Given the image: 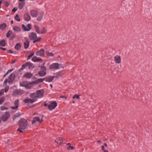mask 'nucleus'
<instances>
[{"label": "nucleus", "instance_id": "f257e3e1", "mask_svg": "<svg viewBox=\"0 0 152 152\" xmlns=\"http://www.w3.org/2000/svg\"><path fill=\"white\" fill-rule=\"evenodd\" d=\"M20 124L19 128L17 129V131H19L20 133L23 132L22 130H24L26 129L27 125V121L25 119L21 118L19 121Z\"/></svg>", "mask_w": 152, "mask_h": 152}, {"label": "nucleus", "instance_id": "f03ea898", "mask_svg": "<svg viewBox=\"0 0 152 152\" xmlns=\"http://www.w3.org/2000/svg\"><path fill=\"white\" fill-rule=\"evenodd\" d=\"M29 38L30 40L33 41L34 43H35L36 42L40 41L41 39L40 37H37L36 34L34 32H31V33L29 35Z\"/></svg>", "mask_w": 152, "mask_h": 152}, {"label": "nucleus", "instance_id": "7ed1b4c3", "mask_svg": "<svg viewBox=\"0 0 152 152\" xmlns=\"http://www.w3.org/2000/svg\"><path fill=\"white\" fill-rule=\"evenodd\" d=\"M61 65V64H59L58 63H53L52 64L50 65L49 69H50L57 70V69H58L60 67L63 68V67L62 66H60Z\"/></svg>", "mask_w": 152, "mask_h": 152}, {"label": "nucleus", "instance_id": "20e7f679", "mask_svg": "<svg viewBox=\"0 0 152 152\" xmlns=\"http://www.w3.org/2000/svg\"><path fill=\"white\" fill-rule=\"evenodd\" d=\"M41 68L42 70L39 71L38 74L40 77H42L46 75V68L44 66H42Z\"/></svg>", "mask_w": 152, "mask_h": 152}, {"label": "nucleus", "instance_id": "39448f33", "mask_svg": "<svg viewBox=\"0 0 152 152\" xmlns=\"http://www.w3.org/2000/svg\"><path fill=\"white\" fill-rule=\"evenodd\" d=\"M43 117V116L42 117V118L41 119H40L39 117H34L32 121H31L32 124H34L36 122H37L39 123H40L43 121V120L42 119Z\"/></svg>", "mask_w": 152, "mask_h": 152}, {"label": "nucleus", "instance_id": "423d86ee", "mask_svg": "<svg viewBox=\"0 0 152 152\" xmlns=\"http://www.w3.org/2000/svg\"><path fill=\"white\" fill-rule=\"evenodd\" d=\"M57 106V103L54 101L48 105V108L51 111L54 109Z\"/></svg>", "mask_w": 152, "mask_h": 152}, {"label": "nucleus", "instance_id": "0eeeda50", "mask_svg": "<svg viewBox=\"0 0 152 152\" xmlns=\"http://www.w3.org/2000/svg\"><path fill=\"white\" fill-rule=\"evenodd\" d=\"M24 92L23 90L20 89H17L15 90L13 93V95L16 96L17 95H20L23 93Z\"/></svg>", "mask_w": 152, "mask_h": 152}, {"label": "nucleus", "instance_id": "6e6552de", "mask_svg": "<svg viewBox=\"0 0 152 152\" xmlns=\"http://www.w3.org/2000/svg\"><path fill=\"white\" fill-rule=\"evenodd\" d=\"M10 117V115L8 112H6L5 113V115H3L2 116L1 119L4 121H5L7 120Z\"/></svg>", "mask_w": 152, "mask_h": 152}, {"label": "nucleus", "instance_id": "1a4fd4ad", "mask_svg": "<svg viewBox=\"0 0 152 152\" xmlns=\"http://www.w3.org/2000/svg\"><path fill=\"white\" fill-rule=\"evenodd\" d=\"M37 97L38 98H40L42 97L44 94V91L43 89L37 90L36 91Z\"/></svg>", "mask_w": 152, "mask_h": 152}, {"label": "nucleus", "instance_id": "9d476101", "mask_svg": "<svg viewBox=\"0 0 152 152\" xmlns=\"http://www.w3.org/2000/svg\"><path fill=\"white\" fill-rule=\"evenodd\" d=\"M36 101L35 99H32L30 98L25 99L23 101L25 103H33Z\"/></svg>", "mask_w": 152, "mask_h": 152}, {"label": "nucleus", "instance_id": "9b49d317", "mask_svg": "<svg viewBox=\"0 0 152 152\" xmlns=\"http://www.w3.org/2000/svg\"><path fill=\"white\" fill-rule=\"evenodd\" d=\"M15 77L14 74L12 73L9 76L8 78V82L9 83H12L14 80Z\"/></svg>", "mask_w": 152, "mask_h": 152}, {"label": "nucleus", "instance_id": "f8f14e48", "mask_svg": "<svg viewBox=\"0 0 152 152\" xmlns=\"http://www.w3.org/2000/svg\"><path fill=\"white\" fill-rule=\"evenodd\" d=\"M19 103V100L18 99H17L15 100L14 103L15 106H12L11 107V108L13 110H15L17 109L18 107V105Z\"/></svg>", "mask_w": 152, "mask_h": 152}, {"label": "nucleus", "instance_id": "ddd939ff", "mask_svg": "<svg viewBox=\"0 0 152 152\" xmlns=\"http://www.w3.org/2000/svg\"><path fill=\"white\" fill-rule=\"evenodd\" d=\"M36 55L37 56H43L44 55V50L43 49H40L36 53Z\"/></svg>", "mask_w": 152, "mask_h": 152}, {"label": "nucleus", "instance_id": "4468645a", "mask_svg": "<svg viewBox=\"0 0 152 152\" xmlns=\"http://www.w3.org/2000/svg\"><path fill=\"white\" fill-rule=\"evenodd\" d=\"M54 78L53 76H48L44 77V80L46 82H52Z\"/></svg>", "mask_w": 152, "mask_h": 152}, {"label": "nucleus", "instance_id": "2eb2a0df", "mask_svg": "<svg viewBox=\"0 0 152 152\" xmlns=\"http://www.w3.org/2000/svg\"><path fill=\"white\" fill-rule=\"evenodd\" d=\"M30 15L32 17H36L38 14V12L35 10H32L30 12Z\"/></svg>", "mask_w": 152, "mask_h": 152}, {"label": "nucleus", "instance_id": "dca6fc26", "mask_svg": "<svg viewBox=\"0 0 152 152\" xmlns=\"http://www.w3.org/2000/svg\"><path fill=\"white\" fill-rule=\"evenodd\" d=\"M24 20L26 21H29L31 19L30 15L27 12H26L24 14Z\"/></svg>", "mask_w": 152, "mask_h": 152}, {"label": "nucleus", "instance_id": "f3484780", "mask_svg": "<svg viewBox=\"0 0 152 152\" xmlns=\"http://www.w3.org/2000/svg\"><path fill=\"white\" fill-rule=\"evenodd\" d=\"M115 62L117 64H119L121 62V58L118 55H116L114 57Z\"/></svg>", "mask_w": 152, "mask_h": 152}, {"label": "nucleus", "instance_id": "a211bd4d", "mask_svg": "<svg viewBox=\"0 0 152 152\" xmlns=\"http://www.w3.org/2000/svg\"><path fill=\"white\" fill-rule=\"evenodd\" d=\"M55 142L58 144L60 145L63 142L62 139L61 137H59L56 138L55 140Z\"/></svg>", "mask_w": 152, "mask_h": 152}, {"label": "nucleus", "instance_id": "6ab92c4d", "mask_svg": "<svg viewBox=\"0 0 152 152\" xmlns=\"http://www.w3.org/2000/svg\"><path fill=\"white\" fill-rule=\"evenodd\" d=\"M24 48L25 49H27L29 45V41L28 39H26L24 43Z\"/></svg>", "mask_w": 152, "mask_h": 152}, {"label": "nucleus", "instance_id": "aec40b11", "mask_svg": "<svg viewBox=\"0 0 152 152\" xmlns=\"http://www.w3.org/2000/svg\"><path fill=\"white\" fill-rule=\"evenodd\" d=\"M44 15V12H40L39 14V15L37 18V20L38 21H41L42 18Z\"/></svg>", "mask_w": 152, "mask_h": 152}, {"label": "nucleus", "instance_id": "412c9836", "mask_svg": "<svg viewBox=\"0 0 152 152\" xmlns=\"http://www.w3.org/2000/svg\"><path fill=\"white\" fill-rule=\"evenodd\" d=\"M29 96L32 98V99H35L36 101H37V99L38 98L37 97V94L36 93H31L30 94Z\"/></svg>", "mask_w": 152, "mask_h": 152}, {"label": "nucleus", "instance_id": "4be33fe9", "mask_svg": "<svg viewBox=\"0 0 152 152\" xmlns=\"http://www.w3.org/2000/svg\"><path fill=\"white\" fill-rule=\"evenodd\" d=\"M31 60L34 62H37L42 60V59L40 58L34 56L32 58Z\"/></svg>", "mask_w": 152, "mask_h": 152}, {"label": "nucleus", "instance_id": "5701e85b", "mask_svg": "<svg viewBox=\"0 0 152 152\" xmlns=\"http://www.w3.org/2000/svg\"><path fill=\"white\" fill-rule=\"evenodd\" d=\"M13 30L15 32H19L20 31L21 29L20 26H14L13 27Z\"/></svg>", "mask_w": 152, "mask_h": 152}, {"label": "nucleus", "instance_id": "b1692460", "mask_svg": "<svg viewBox=\"0 0 152 152\" xmlns=\"http://www.w3.org/2000/svg\"><path fill=\"white\" fill-rule=\"evenodd\" d=\"M34 84V82L28 83V82L26 87V88H30Z\"/></svg>", "mask_w": 152, "mask_h": 152}, {"label": "nucleus", "instance_id": "393cba45", "mask_svg": "<svg viewBox=\"0 0 152 152\" xmlns=\"http://www.w3.org/2000/svg\"><path fill=\"white\" fill-rule=\"evenodd\" d=\"M44 80H45L44 78H43L38 79L33 82L34 84H37L39 83L43 82Z\"/></svg>", "mask_w": 152, "mask_h": 152}, {"label": "nucleus", "instance_id": "a878e982", "mask_svg": "<svg viewBox=\"0 0 152 152\" xmlns=\"http://www.w3.org/2000/svg\"><path fill=\"white\" fill-rule=\"evenodd\" d=\"M33 76V74L31 73H27L24 74L23 77H25L28 78H30Z\"/></svg>", "mask_w": 152, "mask_h": 152}, {"label": "nucleus", "instance_id": "bb28decb", "mask_svg": "<svg viewBox=\"0 0 152 152\" xmlns=\"http://www.w3.org/2000/svg\"><path fill=\"white\" fill-rule=\"evenodd\" d=\"M7 27V24L5 23H3L0 25V30L3 31Z\"/></svg>", "mask_w": 152, "mask_h": 152}, {"label": "nucleus", "instance_id": "cd10ccee", "mask_svg": "<svg viewBox=\"0 0 152 152\" xmlns=\"http://www.w3.org/2000/svg\"><path fill=\"white\" fill-rule=\"evenodd\" d=\"M25 4V2L19 3L18 4V8L20 10L22 9L24 6Z\"/></svg>", "mask_w": 152, "mask_h": 152}, {"label": "nucleus", "instance_id": "c85d7f7f", "mask_svg": "<svg viewBox=\"0 0 152 152\" xmlns=\"http://www.w3.org/2000/svg\"><path fill=\"white\" fill-rule=\"evenodd\" d=\"M54 76H53L54 78H58L62 75L63 74L61 72H59L54 74Z\"/></svg>", "mask_w": 152, "mask_h": 152}, {"label": "nucleus", "instance_id": "c756f323", "mask_svg": "<svg viewBox=\"0 0 152 152\" xmlns=\"http://www.w3.org/2000/svg\"><path fill=\"white\" fill-rule=\"evenodd\" d=\"M28 83L27 81L22 82L20 83V86L22 87H25L26 86V84Z\"/></svg>", "mask_w": 152, "mask_h": 152}, {"label": "nucleus", "instance_id": "7c9ffc66", "mask_svg": "<svg viewBox=\"0 0 152 152\" xmlns=\"http://www.w3.org/2000/svg\"><path fill=\"white\" fill-rule=\"evenodd\" d=\"M21 47V45L20 44V43H18L15 46V48L16 50H18Z\"/></svg>", "mask_w": 152, "mask_h": 152}, {"label": "nucleus", "instance_id": "2f4dec72", "mask_svg": "<svg viewBox=\"0 0 152 152\" xmlns=\"http://www.w3.org/2000/svg\"><path fill=\"white\" fill-rule=\"evenodd\" d=\"M34 28L36 31L37 32V33L38 34H40V31L39 30V27L37 25H35L34 26Z\"/></svg>", "mask_w": 152, "mask_h": 152}, {"label": "nucleus", "instance_id": "473e14b6", "mask_svg": "<svg viewBox=\"0 0 152 152\" xmlns=\"http://www.w3.org/2000/svg\"><path fill=\"white\" fill-rule=\"evenodd\" d=\"M29 62H27L22 65V68L23 69L25 68L27 66H28Z\"/></svg>", "mask_w": 152, "mask_h": 152}, {"label": "nucleus", "instance_id": "72a5a7b5", "mask_svg": "<svg viewBox=\"0 0 152 152\" xmlns=\"http://www.w3.org/2000/svg\"><path fill=\"white\" fill-rule=\"evenodd\" d=\"M45 55L48 56H54L53 54L51 52H49L48 51H47L46 52Z\"/></svg>", "mask_w": 152, "mask_h": 152}, {"label": "nucleus", "instance_id": "f704fd0d", "mask_svg": "<svg viewBox=\"0 0 152 152\" xmlns=\"http://www.w3.org/2000/svg\"><path fill=\"white\" fill-rule=\"evenodd\" d=\"M6 43L4 40H2L0 42V45L2 46H4L5 45Z\"/></svg>", "mask_w": 152, "mask_h": 152}, {"label": "nucleus", "instance_id": "c9c22d12", "mask_svg": "<svg viewBox=\"0 0 152 152\" xmlns=\"http://www.w3.org/2000/svg\"><path fill=\"white\" fill-rule=\"evenodd\" d=\"M30 52L31 53L30 55L28 56V58L27 59V60H29L34 54V53L33 51H31Z\"/></svg>", "mask_w": 152, "mask_h": 152}, {"label": "nucleus", "instance_id": "e433bc0d", "mask_svg": "<svg viewBox=\"0 0 152 152\" xmlns=\"http://www.w3.org/2000/svg\"><path fill=\"white\" fill-rule=\"evenodd\" d=\"M28 67L29 69H30L34 68V65L33 64L29 62Z\"/></svg>", "mask_w": 152, "mask_h": 152}, {"label": "nucleus", "instance_id": "4c0bfd02", "mask_svg": "<svg viewBox=\"0 0 152 152\" xmlns=\"http://www.w3.org/2000/svg\"><path fill=\"white\" fill-rule=\"evenodd\" d=\"M12 33V31L10 30H9L6 36L7 38H9Z\"/></svg>", "mask_w": 152, "mask_h": 152}, {"label": "nucleus", "instance_id": "58836bf2", "mask_svg": "<svg viewBox=\"0 0 152 152\" xmlns=\"http://www.w3.org/2000/svg\"><path fill=\"white\" fill-rule=\"evenodd\" d=\"M5 98L4 97H2L0 99V104H1L5 101Z\"/></svg>", "mask_w": 152, "mask_h": 152}, {"label": "nucleus", "instance_id": "ea45409f", "mask_svg": "<svg viewBox=\"0 0 152 152\" xmlns=\"http://www.w3.org/2000/svg\"><path fill=\"white\" fill-rule=\"evenodd\" d=\"M22 27L23 28V31H28V30L26 28V27L24 24L22 25Z\"/></svg>", "mask_w": 152, "mask_h": 152}, {"label": "nucleus", "instance_id": "a19ab883", "mask_svg": "<svg viewBox=\"0 0 152 152\" xmlns=\"http://www.w3.org/2000/svg\"><path fill=\"white\" fill-rule=\"evenodd\" d=\"M15 20H17V21L19 22L20 21V18L19 17V16L18 15H16L15 17Z\"/></svg>", "mask_w": 152, "mask_h": 152}, {"label": "nucleus", "instance_id": "79ce46f5", "mask_svg": "<svg viewBox=\"0 0 152 152\" xmlns=\"http://www.w3.org/2000/svg\"><path fill=\"white\" fill-rule=\"evenodd\" d=\"M46 31L45 29V27L43 28L41 30V31H40V34H43L46 32Z\"/></svg>", "mask_w": 152, "mask_h": 152}, {"label": "nucleus", "instance_id": "37998d69", "mask_svg": "<svg viewBox=\"0 0 152 152\" xmlns=\"http://www.w3.org/2000/svg\"><path fill=\"white\" fill-rule=\"evenodd\" d=\"M9 89V86H6L5 88L4 89V91L5 92H6L8 91V90Z\"/></svg>", "mask_w": 152, "mask_h": 152}, {"label": "nucleus", "instance_id": "c03bdc74", "mask_svg": "<svg viewBox=\"0 0 152 152\" xmlns=\"http://www.w3.org/2000/svg\"><path fill=\"white\" fill-rule=\"evenodd\" d=\"M67 150H70V149H71V150H73L74 149V147L72 146H69L67 147Z\"/></svg>", "mask_w": 152, "mask_h": 152}, {"label": "nucleus", "instance_id": "a18cd8bd", "mask_svg": "<svg viewBox=\"0 0 152 152\" xmlns=\"http://www.w3.org/2000/svg\"><path fill=\"white\" fill-rule=\"evenodd\" d=\"M0 109L2 110H7L8 108L4 106H1L0 107Z\"/></svg>", "mask_w": 152, "mask_h": 152}, {"label": "nucleus", "instance_id": "49530a36", "mask_svg": "<svg viewBox=\"0 0 152 152\" xmlns=\"http://www.w3.org/2000/svg\"><path fill=\"white\" fill-rule=\"evenodd\" d=\"M9 4V3L7 1H5L4 2V5L6 7H8Z\"/></svg>", "mask_w": 152, "mask_h": 152}, {"label": "nucleus", "instance_id": "de8ad7c7", "mask_svg": "<svg viewBox=\"0 0 152 152\" xmlns=\"http://www.w3.org/2000/svg\"><path fill=\"white\" fill-rule=\"evenodd\" d=\"M73 99H75L77 98V99H80V96H79L78 95H74L73 97Z\"/></svg>", "mask_w": 152, "mask_h": 152}, {"label": "nucleus", "instance_id": "09e8293b", "mask_svg": "<svg viewBox=\"0 0 152 152\" xmlns=\"http://www.w3.org/2000/svg\"><path fill=\"white\" fill-rule=\"evenodd\" d=\"M27 27H28V28H27L28 29V31H29L30 29H31V24H28L27 25Z\"/></svg>", "mask_w": 152, "mask_h": 152}, {"label": "nucleus", "instance_id": "8fccbe9b", "mask_svg": "<svg viewBox=\"0 0 152 152\" xmlns=\"http://www.w3.org/2000/svg\"><path fill=\"white\" fill-rule=\"evenodd\" d=\"M4 92V89H2L0 91V96L3 94Z\"/></svg>", "mask_w": 152, "mask_h": 152}, {"label": "nucleus", "instance_id": "3c124183", "mask_svg": "<svg viewBox=\"0 0 152 152\" xmlns=\"http://www.w3.org/2000/svg\"><path fill=\"white\" fill-rule=\"evenodd\" d=\"M13 70V69H10L8 70L7 72L6 73V74L8 75L9 73H10Z\"/></svg>", "mask_w": 152, "mask_h": 152}, {"label": "nucleus", "instance_id": "603ef678", "mask_svg": "<svg viewBox=\"0 0 152 152\" xmlns=\"http://www.w3.org/2000/svg\"><path fill=\"white\" fill-rule=\"evenodd\" d=\"M17 9H18V8L17 7H14L12 10V11H13L14 12H15L17 10Z\"/></svg>", "mask_w": 152, "mask_h": 152}, {"label": "nucleus", "instance_id": "864d4df0", "mask_svg": "<svg viewBox=\"0 0 152 152\" xmlns=\"http://www.w3.org/2000/svg\"><path fill=\"white\" fill-rule=\"evenodd\" d=\"M7 82H8V80L7 79H6L4 82V84H6Z\"/></svg>", "mask_w": 152, "mask_h": 152}, {"label": "nucleus", "instance_id": "5fc2aeb1", "mask_svg": "<svg viewBox=\"0 0 152 152\" xmlns=\"http://www.w3.org/2000/svg\"><path fill=\"white\" fill-rule=\"evenodd\" d=\"M7 52L8 53H13V52L11 50H8L7 51Z\"/></svg>", "mask_w": 152, "mask_h": 152}, {"label": "nucleus", "instance_id": "6e6d98bb", "mask_svg": "<svg viewBox=\"0 0 152 152\" xmlns=\"http://www.w3.org/2000/svg\"><path fill=\"white\" fill-rule=\"evenodd\" d=\"M101 148H102V150L103 151H104V150H105V148H104V146H101Z\"/></svg>", "mask_w": 152, "mask_h": 152}, {"label": "nucleus", "instance_id": "4d7b16f0", "mask_svg": "<svg viewBox=\"0 0 152 152\" xmlns=\"http://www.w3.org/2000/svg\"><path fill=\"white\" fill-rule=\"evenodd\" d=\"M60 98H67V97L66 96H60Z\"/></svg>", "mask_w": 152, "mask_h": 152}, {"label": "nucleus", "instance_id": "13d9d810", "mask_svg": "<svg viewBox=\"0 0 152 152\" xmlns=\"http://www.w3.org/2000/svg\"><path fill=\"white\" fill-rule=\"evenodd\" d=\"M103 146H104V147L105 146L107 147V145L106 143H104Z\"/></svg>", "mask_w": 152, "mask_h": 152}, {"label": "nucleus", "instance_id": "bf43d9fd", "mask_svg": "<svg viewBox=\"0 0 152 152\" xmlns=\"http://www.w3.org/2000/svg\"><path fill=\"white\" fill-rule=\"evenodd\" d=\"M97 142L99 144H101L102 143L101 141L100 140H98Z\"/></svg>", "mask_w": 152, "mask_h": 152}, {"label": "nucleus", "instance_id": "052dcab7", "mask_svg": "<svg viewBox=\"0 0 152 152\" xmlns=\"http://www.w3.org/2000/svg\"><path fill=\"white\" fill-rule=\"evenodd\" d=\"M0 48L1 49L3 50H4V51H5V50H6V49L5 48Z\"/></svg>", "mask_w": 152, "mask_h": 152}, {"label": "nucleus", "instance_id": "680f3d73", "mask_svg": "<svg viewBox=\"0 0 152 152\" xmlns=\"http://www.w3.org/2000/svg\"><path fill=\"white\" fill-rule=\"evenodd\" d=\"M19 1L21 2H25V0H18Z\"/></svg>", "mask_w": 152, "mask_h": 152}, {"label": "nucleus", "instance_id": "e2e57ef3", "mask_svg": "<svg viewBox=\"0 0 152 152\" xmlns=\"http://www.w3.org/2000/svg\"><path fill=\"white\" fill-rule=\"evenodd\" d=\"M44 105L45 107H46L47 106L48 107V105H47V104L46 103H44Z\"/></svg>", "mask_w": 152, "mask_h": 152}, {"label": "nucleus", "instance_id": "0e129e2a", "mask_svg": "<svg viewBox=\"0 0 152 152\" xmlns=\"http://www.w3.org/2000/svg\"><path fill=\"white\" fill-rule=\"evenodd\" d=\"M104 152H108V151L107 150H105L103 151Z\"/></svg>", "mask_w": 152, "mask_h": 152}, {"label": "nucleus", "instance_id": "69168bd1", "mask_svg": "<svg viewBox=\"0 0 152 152\" xmlns=\"http://www.w3.org/2000/svg\"><path fill=\"white\" fill-rule=\"evenodd\" d=\"M66 145H69V146H70V145H71V144L69 143H67Z\"/></svg>", "mask_w": 152, "mask_h": 152}, {"label": "nucleus", "instance_id": "338daca9", "mask_svg": "<svg viewBox=\"0 0 152 152\" xmlns=\"http://www.w3.org/2000/svg\"><path fill=\"white\" fill-rule=\"evenodd\" d=\"M7 75V74H6V73L4 76H3V77H5V76Z\"/></svg>", "mask_w": 152, "mask_h": 152}, {"label": "nucleus", "instance_id": "774afa93", "mask_svg": "<svg viewBox=\"0 0 152 152\" xmlns=\"http://www.w3.org/2000/svg\"><path fill=\"white\" fill-rule=\"evenodd\" d=\"M13 20H12L11 21V24H13Z\"/></svg>", "mask_w": 152, "mask_h": 152}]
</instances>
